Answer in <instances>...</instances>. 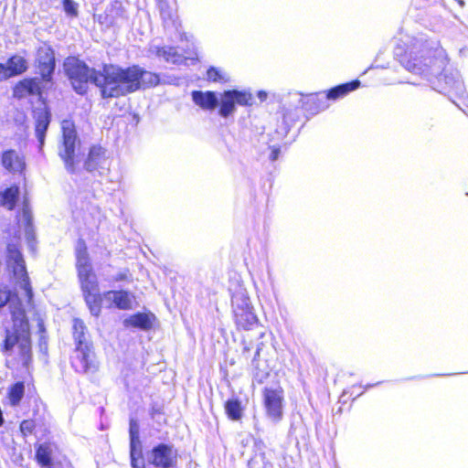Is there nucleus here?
Returning a JSON list of instances; mask_svg holds the SVG:
<instances>
[{
    "label": "nucleus",
    "mask_w": 468,
    "mask_h": 468,
    "mask_svg": "<svg viewBox=\"0 0 468 468\" xmlns=\"http://www.w3.org/2000/svg\"><path fill=\"white\" fill-rule=\"evenodd\" d=\"M136 455L138 457H141L142 455V444L140 441V436H136V439L133 437H130V458L131 461L133 459H137Z\"/></svg>",
    "instance_id": "nucleus-36"
},
{
    "label": "nucleus",
    "mask_w": 468,
    "mask_h": 468,
    "mask_svg": "<svg viewBox=\"0 0 468 468\" xmlns=\"http://www.w3.org/2000/svg\"><path fill=\"white\" fill-rule=\"evenodd\" d=\"M105 302L120 310H131L133 308L132 295L128 291H108L103 292Z\"/></svg>",
    "instance_id": "nucleus-17"
},
{
    "label": "nucleus",
    "mask_w": 468,
    "mask_h": 468,
    "mask_svg": "<svg viewBox=\"0 0 468 468\" xmlns=\"http://www.w3.org/2000/svg\"><path fill=\"white\" fill-rule=\"evenodd\" d=\"M253 367V381L261 384L264 380L269 377V372L266 370H261L259 367V364L252 366Z\"/></svg>",
    "instance_id": "nucleus-38"
},
{
    "label": "nucleus",
    "mask_w": 468,
    "mask_h": 468,
    "mask_svg": "<svg viewBox=\"0 0 468 468\" xmlns=\"http://www.w3.org/2000/svg\"><path fill=\"white\" fill-rule=\"evenodd\" d=\"M36 67L44 81H51L56 69V58L53 48L44 44L37 50Z\"/></svg>",
    "instance_id": "nucleus-10"
},
{
    "label": "nucleus",
    "mask_w": 468,
    "mask_h": 468,
    "mask_svg": "<svg viewBox=\"0 0 468 468\" xmlns=\"http://www.w3.org/2000/svg\"><path fill=\"white\" fill-rule=\"evenodd\" d=\"M299 102H301L303 108L311 114H316L329 107L328 98L326 97L325 92L311 94L305 101L300 98Z\"/></svg>",
    "instance_id": "nucleus-19"
},
{
    "label": "nucleus",
    "mask_w": 468,
    "mask_h": 468,
    "mask_svg": "<svg viewBox=\"0 0 468 468\" xmlns=\"http://www.w3.org/2000/svg\"><path fill=\"white\" fill-rule=\"evenodd\" d=\"M107 150L99 144H93L84 159L83 167L89 173L102 175L107 169Z\"/></svg>",
    "instance_id": "nucleus-12"
},
{
    "label": "nucleus",
    "mask_w": 468,
    "mask_h": 468,
    "mask_svg": "<svg viewBox=\"0 0 468 468\" xmlns=\"http://www.w3.org/2000/svg\"><path fill=\"white\" fill-rule=\"evenodd\" d=\"M35 427V422L32 420H25L20 423V431L24 436H27L33 432Z\"/></svg>",
    "instance_id": "nucleus-39"
},
{
    "label": "nucleus",
    "mask_w": 468,
    "mask_h": 468,
    "mask_svg": "<svg viewBox=\"0 0 468 468\" xmlns=\"http://www.w3.org/2000/svg\"><path fill=\"white\" fill-rule=\"evenodd\" d=\"M452 102H453V103H455V104L458 106V108L462 109L461 105H459L458 103H456L454 101H452Z\"/></svg>",
    "instance_id": "nucleus-53"
},
{
    "label": "nucleus",
    "mask_w": 468,
    "mask_h": 468,
    "mask_svg": "<svg viewBox=\"0 0 468 468\" xmlns=\"http://www.w3.org/2000/svg\"><path fill=\"white\" fill-rule=\"evenodd\" d=\"M52 448L49 443L44 442L36 445V461L41 466L52 464Z\"/></svg>",
    "instance_id": "nucleus-26"
},
{
    "label": "nucleus",
    "mask_w": 468,
    "mask_h": 468,
    "mask_svg": "<svg viewBox=\"0 0 468 468\" xmlns=\"http://www.w3.org/2000/svg\"><path fill=\"white\" fill-rule=\"evenodd\" d=\"M84 300L88 305L90 312L94 316H99L101 310V302L103 294L101 295L99 292L84 294Z\"/></svg>",
    "instance_id": "nucleus-30"
},
{
    "label": "nucleus",
    "mask_w": 468,
    "mask_h": 468,
    "mask_svg": "<svg viewBox=\"0 0 468 468\" xmlns=\"http://www.w3.org/2000/svg\"><path fill=\"white\" fill-rule=\"evenodd\" d=\"M72 335L76 347L93 346L84 322L80 318L72 321Z\"/></svg>",
    "instance_id": "nucleus-21"
},
{
    "label": "nucleus",
    "mask_w": 468,
    "mask_h": 468,
    "mask_svg": "<svg viewBox=\"0 0 468 468\" xmlns=\"http://www.w3.org/2000/svg\"><path fill=\"white\" fill-rule=\"evenodd\" d=\"M129 435L136 439V436L140 434V426L136 420L131 419L129 423Z\"/></svg>",
    "instance_id": "nucleus-41"
},
{
    "label": "nucleus",
    "mask_w": 468,
    "mask_h": 468,
    "mask_svg": "<svg viewBox=\"0 0 468 468\" xmlns=\"http://www.w3.org/2000/svg\"><path fill=\"white\" fill-rule=\"evenodd\" d=\"M27 238L29 242H30L31 239H34L33 235L29 231H27Z\"/></svg>",
    "instance_id": "nucleus-51"
},
{
    "label": "nucleus",
    "mask_w": 468,
    "mask_h": 468,
    "mask_svg": "<svg viewBox=\"0 0 468 468\" xmlns=\"http://www.w3.org/2000/svg\"><path fill=\"white\" fill-rule=\"evenodd\" d=\"M257 95H258V98L261 101H265L267 99V92L264 91V90H260Z\"/></svg>",
    "instance_id": "nucleus-49"
},
{
    "label": "nucleus",
    "mask_w": 468,
    "mask_h": 468,
    "mask_svg": "<svg viewBox=\"0 0 468 468\" xmlns=\"http://www.w3.org/2000/svg\"><path fill=\"white\" fill-rule=\"evenodd\" d=\"M225 411L228 418L237 421L241 420L243 415V408L241 401L238 398H231L225 402Z\"/></svg>",
    "instance_id": "nucleus-27"
},
{
    "label": "nucleus",
    "mask_w": 468,
    "mask_h": 468,
    "mask_svg": "<svg viewBox=\"0 0 468 468\" xmlns=\"http://www.w3.org/2000/svg\"><path fill=\"white\" fill-rule=\"evenodd\" d=\"M260 354H261V347L258 346L256 349V352L254 354L253 359L251 361V366H255V365L259 364L258 357L260 356Z\"/></svg>",
    "instance_id": "nucleus-48"
},
{
    "label": "nucleus",
    "mask_w": 468,
    "mask_h": 468,
    "mask_svg": "<svg viewBox=\"0 0 468 468\" xmlns=\"http://www.w3.org/2000/svg\"><path fill=\"white\" fill-rule=\"evenodd\" d=\"M61 133V139L58 145V154L63 161L66 171L70 175H76L80 163L77 151L80 147V139L72 122L64 121Z\"/></svg>",
    "instance_id": "nucleus-6"
},
{
    "label": "nucleus",
    "mask_w": 468,
    "mask_h": 468,
    "mask_svg": "<svg viewBox=\"0 0 468 468\" xmlns=\"http://www.w3.org/2000/svg\"><path fill=\"white\" fill-rule=\"evenodd\" d=\"M12 320V327L5 330V339L1 346V351L5 356H10L14 353V347L17 346L21 363L24 367L28 368L32 362L31 334L28 320L24 312L14 314Z\"/></svg>",
    "instance_id": "nucleus-4"
},
{
    "label": "nucleus",
    "mask_w": 468,
    "mask_h": 468,
    "mask_svg": "<svg viewBox=\"0 0 468 468\" xmlns=\"http://www.w3.org/2000/svg\"><path fill=\"white\" fill-rule=\"evenodd\" d=\"M132 278V275L128 269H124L119 271L112 277L113 282H122V281H129Z\"/></svg>",
    "instance_id": "nucleus-42"
},
{
    "label": "nucleus",
    "mask_w": 468,
    "mask_h": 468,
    "mask_svg": "<svg viewBox=\"0 0 468 468\" xmlns=\"http://www.w3.org/2000/svg\"><path fill=\"white\" fill-rule=\"evenodd\" d=\"M16 89H22L31 95H37L41 92L40 83L37 78L25 79L21 80L17 84Z\"/></svg>",
    "instance_id": "nucleus-32"
},
{
    "label": "nucleus",
    "mask_w": 468,
    "mask_h": 468,
    "mask_svg": "<svg viewBox=\"0 0 468 468\" xmlns=\"http://www.w3.org/2000/svg\"><path fill=\"white\" fill-rule=\"evenodd\" d=\"M236 324L244 330H250L258 324V318L253 312V307L233 312Z\"/></svg>",
    "instance_id": "nucleus-22"
},
{
    "label": "nucleus",
    "mask_w": 468,
    "mask_h": 468,
    "mask_svg": "<svg viewBox=\"0 0 468 468\" xmlns=\"http://www.w3.org/2000/svg\"><path fill=\"white\" fill-rule=\"evenodd\" d=\"M155 316L152 314L138 312L124 319L123 324L126 327L132 326L141 330H149L153 326Z\"/></svg>",
    "instance_id": "nucleus-20"
},
{
    "label": "nucleus",
    "mask_w": 468,
    "mask_h": 468,
    "mask_svg": "<svg viewBox=\"0 0 468 468\" xmlns=\"http://www.w3.org/2000/svg\"><path fill=\"white\" fill-rule=\"evenodd\" d=\"M255 453L264 452V442L261 440H255L254 441Z\"/></svg>",
    "instance_id": "nucleus-46"
},
{
    "label": "nucleus",
    "mask_w": 468,
    "mask_h": 468,
    "mask_svg": "<svg viewBox=\"0 0 468 468\" xmlns=\"http://www.w3.org/2000/svg\"><path fill=\"white\" fill-rule=\"evenodd\" d=\"M63 9L65 13L71 17L78 16V5L73 0H63Z\"/></svg>",
    "instance_id": "nucleus-37"
},
{
    "label": "nucleus",
    "mask_w": 468,
    "mask_h": 468,
    "mask_svg": "<svg viewBox=\"0 0 468 468\" xmlns=\"http://www.w3.org/2000/svg\"><path fill=\"white\" fill-rule=\"evenodd\" d=\"M37 322L38 335H47L44 320L40 316H37Z\"/></svg>",
    "instance_id": "nucleus-44"
},
{
    "label": "nucleus",
    "mask_w": 468,
    "mask_h": 468,
    "mask_svg": "<svg viewBox=\"0 0 468 468\" xmlns=\"http://www.w3.org/2000/svg\"><path fill=\"white\" fill-rule=\"evenodd\" d=\"M25 395V383L23 381H17L9 387L7 392V398L9 403L13 407H16L20 404Z\"/></svg>",
    "instance_id": "nucleus-28"
},
{
    "label": "nucleus",
    "mask_w": 468,
    "mask_h": 468,
    "mask_svg": "<svg viewBox=\"0 0 468 468\" xmlns=\"http://www.w3.org/2000/svg\"><path fill=\"white\" fill-rule=\"evenodd\" d=\"M232 312L247 309L251 306L250 301L245 290L240 289L232 294Z\"/></svg>",
    "instance_id": "nucleus-31"
},
{
    "label": "nucleus",
    "mask_w": 468,
    "mask_h": 468,
    "mask_svg": "<svg viewBox=\"0 0 468 468\" xmlns=\"http://www.w3.org/2000/svg\"><path fill=\"white\" fill-rule=\"evenodd\" d=\"M360 86V81L356 80H352L350 82L343 83L340 85H337L334 88H331L325 92L326 97L328 98V101H335L340 98H343L344 96L347 95L349 92L356 90Z\"/></svg>",
    "instance_id": "nucleus-23"
},
{
    "label": "nucleus",
    "mask_w": 468,
    "mask_h": 468,
    "mask_svg": "<svg viewBox=\"0 0 468 468\" xmlns=\"http://www.w3.org/2000/svg\"><path fill=\"white\" fill-rule=\"evenodd\" d=\"M207 79L213 82H227L229 80L225 72L215 67H210L207 70Z\"/></svg>",
    "instance_id": "nucleus-33"
},
{
    "label": "nucleus",
    "mask_w": 468,
    "mask_h": 468,
    "mask_svg": "<svg viewBox=\"0 0 468 468\" xmlns=\"http://www.w3.org/2000/svg\"><path fill=\"white\" fill-rule=\"evenodd\" d=\"M191 98L194 103L204 111L212 112L219 104L218 93L212 90H193Z\"/></svg>",
    "instance_id": "nucleus-15"
},
{
    "label": "nucleus",
    "mask_w": 468,
    "mask_h": 468,
    "mask_svg": "<svg viewBox=\"0 0 468 468\" xmlns=\"http://www.w3.org/2000/svg\"><path fill=\"white\" fill-rule=\"evenodd\" d=\"M19 195V187L16 185L0 191V207L13 210L18 201Z\"/></svg>",
    "instance_id": "nucleus-25"
},
{
    "label": "nucleus",
    "mask_w": 468,
    "mask_h": 468,
    "mask_svg": "<svg viewBox=\"0 0 468 468\" xmlns=\"http://www.w3.org/2000/svg\"><path fill=\"white\" fill-rule=\"evenodd\" d=\"M373 386H374V385H367V388H370V387H373Z\"/></svg>",
    "instance_id": "nucleus-54"
},
{
    "label": "nucleus",
    "mask_w": 468,
    "mask_h": 468,
    "mask_svg": "<svg viewBox=\"0 0 468 468\" xmlns=\"http://www.w3.org/2000/svg\"><path fill=\"white\" fill-rule=\"evenodd\" d=\"M77 263L76 267L78 270V276H84L87 272L92 271V267L90 262V258L87 252L86 246L83 242H80L76 251Z\"/></svg>",
    "instance_id": "nucleus-24"
},
{
    "label": "nucleus",
    "mask_w": 468,
    "mask_h": 468,
    "mask_svg": "<svg viewBox=\"0 0 468 468\" xmlns=\"http://www.w3.org/2000/svg\"><path fill=\"white\" fill-rule=\"evenodd\" d=\"M71 365L79 373L92 374L98 370V362L93 351V346H84L75 348V356Z\"/></svg>",
    "instance_id": "nucleus-9"
},
{
    "label": "nucleus",
    "mask_w": 468,
    "mask_h": 468,
    "mask_svg": "<svg viewBox=\"0 0 468 468\" xmlns=\"http://www.w3.org/2000/svg\"><path fill=\"white\" fill-rule=\"evenodd\" d=\"M1 162L3 166L12 174L21 175L25 168V160L20 154L13 149L6 150L3 153Z\"/></svg>",
    "instance_id": "nucleus-16"
},
{
    "label": "nucleus",
    "mask_w": 468,
    "mask_h": 468,
    "mask_svg": "<svg viewBox=\"0 0 468 468\" xmlns=\"http://www.w3.org/2000/svg\"><path fill=\"white\" fill-rule=\"evenodd\" d=\"M27 61L24 57L13 55L6 63H0V81L21 75L27 71Z\"/></svg>",
    "instance_id": "nucleus-13"
},
{
    "label": "nucleus",
    "mask_w": 468,
    "mask_h": 468,
    "mask_svg": "<svg viewBox=\"0 0 468 468\" xmlns=\"http://www.w3.org/2000/svg\"><path fill=\"white\" fill-rule=\"evenodd\" d=\"M148 53L150 56H155L159 59L175 65H179L185 60V57L176 47L151 45L148 48Z\"/></svg>",
    "instance_id": "nucleus-14"
},
{
    "label": "nucleus",
    "mask_w": 468,
    "mask_h": 468,
    "mask_svg": "<svg viewBox=\"0 0 468 468\" xmlns=\"http://www.w3.org/2000/svg\"><path fill=\"white\" fill-rule=\"evenodd\" d=\"M269 463H270L267 461L264 452L255 453L248 462L250 468H267Z\"/></svg>",
    "instance_id": "nucleus-35"
},
{
    "label": "nucleus",
    "mask_w": 468,
    "mask_h": 468,
    "mask_svg": "<svg viewBox=\"0 0 468 468\" xmlns=\"http://www.w3.org/2000/svg\"><path fill=\"white\" fill-rule=\"evenodd\" d=\"M81 290L84 294L99 292L97 277L92 271L84 276H79Z\"/></svg>",
    "instance_id": "nucleus-29"
},
{
    "label": "nucleus",
    "mask_w": 468,
    "mask_h": 468,
    "mask_svg": "<svg viewBox=\"0 0 468 468\" xmlns=\"http://www.w3.org/2000/svg\"><path fill=\"white\" fill-rule=\"evenodd\" d=\"M38 346L41 352H47L48 350V336L47 335H39Z\"/></svg>",
    "instance_id": "nucleus-43"
},
{
    "label": "nucleus",
    "mask_w": 468,
    "mask_h": 468,
    "mask_svg": "<svg viewBox=\"0 0 468 468\" xmlns=\"http://www.w3.org/2000/svg\"><path fill=\"white\" fill-rule=\"evenodd\" d=\"M160 16L165 24H169L174 22V14L173 10L168 5L166 1H160L158 4Z\"/></svg>",
    "instance_id": "nucleus-34"
},
{
    "label": "nucleus",
    "mask_w": 468,
    "mask_h": 468,
    "mask_svg": "<svg viewBox=\"0 0 468 468\" xmlns=\"http://www.w3.org/2000/svg\"><path fill=\"white\" fill-rule=\"evenodd\" d=\"M11 291L0 289V311L11 301Z\"/></svg>",
    "instance_id": "nucleus-40"
},
{
    "label": "nucleus",
    "mask_w": 468,
    "mask_h": 468,
    "mask_svg": "<svg viewBox=\"0 0 468 468\" xmlns=\"http://www.w3.org/2000/svg\"><path fill=\"white\" fill-rule=\"evenodd\" d=\"M157 413H159V410L157 409L153 408L151 410V415H152L153 418H154V415L157 414Z\"/></svg>",
    "instance_id": "nucleus-50"
},
{
    "label": "nucleus",
    "mask_w": 468,
    "mask_h": 468,
    "mask_svg": "<svg viewBox=\"0 0 468 468\" xmlns=\"http://www.w3.org/2000/svg\"><path fill=\"white\" fill-rule=\"evenodd\" d=\"M249 351H250V347L249 346H244L243 354L246 353V352H249Z\"/></svg>",
    "instance_id": "nucleus-52"
},
{
    "label": "nucleus",
    "mask_w": 468,
    "mask_h": 468,
    "mask_svg": "<svg viewBox=\"0 0 468 468\" xmlns=\"http://www.w3.org/2000/svg\"><path fill=\"white\" fill-rule=\"evenodd\" d=\"M5 261L6 270L13 275L20 289L25 292L27 302L30 303L33 300V290L27 271L24 255L17 240L7 242L5 252Z\"/></svg>",
    "instance_id": "nucleus-5"
},
{
    "label": "nucleus",
    "mask_w": 468,
    "mask_h": 468,
    "mask_svg": "<svg viewBox=\"0 0 468 468\" xmlns=\"http://www.w3.org/2000/svg\"><path fill=\"white\" fill-rule=\"evenodd\" d=\"M279 154H280V148L278 147H273L271 149V154H270V159L271 161H276L279 157Z\"/></svg>",
    "instance_id": "nucleus-47"
},
{
    "label": "nucleus",
    "mask_w": 468,
    "mask_h": 468,
    "mask_svg": "<svg viewBox=\"0 0 468 468\" xmlns=\"http://www.w3.org/2000/svg\"><path fill=\"white\" fill-rule=\"evenodd\" d=\"M394 49V55L400 64L410 72L420 75L429 82L437 79L440 92H452L456 97L463 99L465 88L460 73L457 70L447 69V57L445 50L441 48L439 41L429 38L427 35L420 33L417 36H405L399 40Z\"/></svg>",
    "instance_id": "nucleus-1"
},
{
    "label": "nucleus",
    "mask_w": 468,
    "mask_h": 468,
    "mask_svg": "<svg viewBox=\"0 0 468 468\" xmlns=\"http://www.w3.org/2000/svg\"><path fill=\"white\" fill-rule=\"evenodd\" d=\"M131 466L132 468H146L144 461L141 459L140 461L138 459H133L131 461Z\"/></svg>",
    "instance_id": "nucleus-45"
},
{
    "label": "nucleus",
    "mask_w": 468,
    "mask_h": 468,
    "mask_svg": "<svg viewBox=\"0 0 468 468\" xmlns=\"http://www.w3.org/2000/svg\"><path fill=\"white\" fill-rule=\"evenodd\" d=\"M35 133L39 143V148L42 149L45 144L46 133L51 121V114L47 109H38L35 112Z\"/></svg>",
    "instance_id": "nucleus-18"
},
{
    "label": "nucleus",
    "mask_w": 468,
    "mask_h": 468,
    "mask_svg": "<svg viewBox=\"0 0 468 468\" xmlns=\"http://www.w3.org/2000/svg\"><path fill=\"white\" fill-rule=\"evenodd\" d=\"M149 463L158 468H173L177 463V452L172 444L158 443L147 454Z\"/></svg>",
    "instance_id": "nucleus-8"
},
{
    "label": "nucleus",
    "mask_w": 468,
    "mask_h": 468,
    "mask_svg": "<svg viewBox=\"0 0 468 468\" xmlns=\"http://www.w3.org/2000/svg\"><path fill=\"white\" fill-rule=\"evenodd\" d=\"M109 77L113 80V87L104 90L106 95L118 98L133 93L140 89H148L160 83L158 74L145 70L139 65L122 68L114 65L108 69Z\"/></svg>",
    "instance_id": "nucleus-3"
},
{
    "label": "nucleus",
    "mask_w": 468,
    "mask_h": 468,
    "mask_svg": "<svg viewBox=\"0 0 468 468\" xmlns=\"http://www.w3.org/2000/svg\"><path fill=\"white\" fill-rule=\"evenodd\" d=\"M218 115L229 118L236 112V106H250L253 103L252 94L248 90H227L218 93Z\"/></svg>",
    "instance_id": "nucleus-7"
},
{
    "label": "nucleus",
    "mask_w": 468,
    "mask_h": 468,
    "mask_svg": "<svg viewBox=\"0 0 468 468\" xmlns=\"http://www.w3.org/2000/svg\"><path fill=\"white\" fill-rule=\"evenodd\" d=\"M263 402L267 416L273 421H279L282 417L283 390L282 388H265Z\"/></svg>",
    "instance_id": "nucleus-11"
},
{
    "label": "nucleus",
    "mask_w": 468,
    "mask_h": 468,
    "mask_svg": "<svg viewBox=\"0 0 468 468\" xmlns=\"http://www.w3.org/2000/svg\"><path fill=\"white\" fill-rule=\"evenodd\" d=\"M110 68H114V65L104 64L101 70H97L90 68L77 57H68L63 62L65 75L76 93L80 95L86 94L89 90V83H92L100 89L103 99L113 98L104 92L109 87H113V80L108 75Z\"/></svg>",
    "instance_id": "nucleus-2"
}]
</instances>
